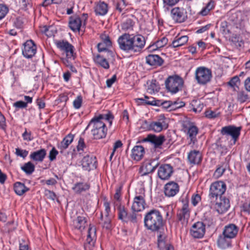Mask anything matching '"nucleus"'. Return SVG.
I'll return each instance as SVG.
<instances>
[{
    "label": "nucleus",
    "instance_id": "f257e3e1",
    "mask_svg": "<svg viewBox=\"0 0 250 250\" xmlns=\"http://www.w3.org/2000/svg\"><path fill=\"white\" fill-rule=\"evenodd\" d=\"M119 48L126 52L138 53L141 52L146 44V40L141 35H133L125 33L118 39Z\"/></svg>",
    "mask_w": 250,
    "mask_h": 250
},
{
    "label": "nucleus",
    "instance_id": "f03ea898",
    "mask_svg": "<svg viewBox=\"0 0 250 250\" xmlns=\"http://www.w3.org/2000/svg\"><path fill=\"white\" fill-rule=\"evenodd\" d=\"M145 227L152 231H158L163 226V218L161 212L153 209L147 212L144 217Z\"/></svg>",
    "mask_w": 250,
    "mask_h": 250
},
{
    "label": "nucleus",
    "instance_id": "7ed1b4c3",
    "mask_svg": "<svg viewBox=\"0 0 250 250\" xmlns=\"http://www.w3.org/2000/svg\"><path fill=\"white\" fill-rule=\"evenodd\" d=\"M89 127L91 128V132L94 139L99 140L106 137L107 129L105 123L103 121H99L93 118L89 123L86 129Z\"/></svg>",
    "mask_w": 250,
    "mask_h": 250
},
{
    "label": "nucleus",
    "instance_id": "20e7f679",
    "mask_svg": "<svg viewBox=\"0 0 250 250\" xmlns=\"http://www.w3.org/2000/svg\"><path fill=\"white\" fill-rule=\"evenodd\" d=\"M226 190V184L222 181H216L211 184L208 197L211 205L217 200L219 197H222Z\"/></svg>",
    "mask_w": 250,
    "mask_h": 250
},
{
    "label": "nucleus",
    "instance_id": "39448f33",
    "mask_svg": "<svg viewBox=\"0 0 250 250\" xmlns=\"http://www.w3.org/2000/svg\"><path fill=\"white\" fill-rule=\"evenodd\" d=\"M183 84V79L178 75L170 76L165 81L167 89L172 94L181 90Z\"/></svg>",
    "mask_w": 250,
    "mask_h": 250
},
{
    "label": "nucleus",
    "instance_id": "423d86ee",
    "mask_svg": "<svg viewBox=\"0 0 250 250\" xmlns=\"http://www.w3.org/2000/svg\"><path fill=\"white\" fill-rule=\"evenodd\" d=\"M195 75L197 83L204 85L210 81L212 72L210 69L204 66H200L196 68Z\"/></svg>",
    "mask_w": 250,
    "mask_h": 250
},
{
    "label": "nucleus",
    "instance_id": "0eeeda50",
    "mask_svg": "<svg viewBox=\"0 0 250 250\" xmlns=\"http://www.w3.org/2000/svg\"><path fill=\"white\" fill-rule=\"evenodd\" d=\"M139 190V194L136 193L133 199L131 207L132 211H141L145 209L146 205L145 199V190L144 188H141Z\"/></svg>",
    "mask_w": 250,
    "mask_h": 250
},
{
    "label": "nucleus",
    "instance_id": "6e6552de",
    "mask_svg": "<svg viewBox=\"0 0 250 250\" xmlns=\"http://www.w3.org/2000/svg\"><path fill=\"white\" fill-rule=\"evenodd\" d=\"M57 47L64 51L67 59L74 60L75 58L74 46L66 41H57L55 42Z\"/></svg>",
    "mask_w": 250,
    "mask_h": 250
},
{
    "label": "nucleus",
    "instance_id": "1a4fd4ad",
    "mask_svg": "<svg viewBox=\"0 0 250 250\" xmlns=\"http://www.w3.org/2000/svg\"><path fill=\"white\" fill-rule=\"evenodd\" d=\"M173 172V168L170 164H163L158 168L157 175L161 180H167L172 176Z\"/></svg>",
    "mask_w": 250,
    "mask_h": 250
},
{
    "label": "nucleus",
    "instance_id": "9d476101",
    "mask_svg": "<svg viewBox=\"0 0 250 250\" xmlns=\"http://www.w3.org/2000/svg\"><path fill=\"white\" fill-rule=\"evenodd\" d=\"M171 15L172 19L176 22H184L187 18V11L183 8L176 7L171 10Z\"/></svg>",
    "mask_w": 250,
    "mask_h": 250
},
{
    "label": "nucleus",
    "instance_id": "9b49d317",
    "mask_svg": "<svg viewBox=\"0 0 250 250\" xmlns=\"http://www.w3.org/2000/svg\"><path fill=\"white\" fill-rule=\"evenodd\" d=\"M241 127H236L233 125H229L222 127L221 133L223 135L231 136L235 144L240 134Z\"/></svg>",
    "mask_w": 250,
    "mask_h": 250
},
{
    "label": "nucleus",
    "instance_id": "f8f14e48",
    "mask_svg": "<svg viewBox=\"0 0 250 250\" xmlns=\"http://www.w3.org/2000/svg\"><path fill=\"white\" fill-rule=\"evenodd\" d=\"M166 120L164 115H160L157 121L152 122L150 124L149 129L155 132H159L163 129L167 128L168 124L166 123Z\"/></svg>",
    "mask_w": 250,
    "mask_h": 250
},
{
    "label": "nucleus",
    "instance_id": "ddd939ff",
    "mask_svg": "<svg viewBox=\"0 0 250 250\" xmlns=\"http://www.w3.org/2000/svg\"><path fill=\"white\" fill-rule=\"evenodd\" d=\"M206 231L205 225L202 222L194 223L190 229V234L196 238H200L204 236Z\"/></svg>",
    "mask_w": 250,
    "mask_h": 250
},
{
    "label": "nucleus",
    "instance_id": "4468645a",
    "mask_svg": "<svg viewBox=\"0 0 250 250\" xmlns=\"http://www.w3.org/2000/svg\"><path fill=\"white\" fill-rule=\"evenodd\" d=\"M37 47L32 40L26 41L24 43V47L22 52L23 55L26 58H32L36 53Z\"/></svg>",
    "mask_w": 250,
    "mask_h": 250
},
{
    "label": "nucleus",
    "instance_id": "2eb2a0df",
    "mask_svg": "<svg viewBox=\"0 0 250 250\" xmlns=\"http://www.w3.org/2000/svg\"><path fill=\"white\" fill-rule=\"evenodd\" d=\"M96 157L87 155L83 157L82 161V166L84 170L90 171L97 167Z\"/></svg>",
    "mask_w": 250,
    "mask_h": 250
},
{
    "label": "nucleus",
    "instance_id": "dca6fc26",
    "mask_svg": "<svg viewBox=\"0 0 250 250\" xmlns=\"http://www.w3.org/2000/svg\"><path fill=\"white\" fill-rule=\"evenodd\" d=\"M214 208L219 214H223L226 212L230 207L229 200L225 197H220L219 201H216Z\"/></svg>",
    "mask_w": 250,
    "mask_h": 250
},
{
    "label": "nucleus",
    "instance_id": "f3484780",
    "mask_svg": "<svg viewBox=\"0 0 250 250\" xmlns=\"http://www.w3.org/2000/svg\"><path fill=\"white\" fill-rule=\"evenodd\" d=\"M190 216V212L188 204H184L182 208L177 213V218L179 221L183 225H186L188 222Z\"/></svg>",
    "mask_w": 250,
    "mask_h": 250
},
{
    "label": "nucleus",
    "instance_id": "a211bd4d",
    "mask_svg": "<svg viewBox=\"0 0 250 250\" xmlns=\"http://www.w3.org/2000/svg\"><path fill=\"white\" fill-rule=\"evenodd\" d=\"M179 191V186L178 184L173 181H171L165 185L164 192L166 196L173 197Z\"/></svg>",
    "mask_w": 250,
    "mask_h": 250
},
{
    "label": "nucleus",
    "instance_id": "6ab92c4d",
    "mask_svg": "<svg viewBox=\"0 0 250 250\" xmlns=\"http://www.w3.org/2000/svg\"><path fill=\"white\" fill-rule=\"evenodd\" d=\"M239 231V228L234 224H229L224 227L223 232L226 237L231 239L236 237Z\"/></svg>",
    "mask_w": 250,
    "mask_h": 250
},
{
    "label": "nucleus",
    "instance_id": "aec40b11",
    "mask_svg": "<svg viewBox=\"0 0 250 250\" xmlns=\"http://www.w3.org/2000/svg\"><path fill=\"white\" fill-rule=\"evenodd\" d=\"M165 141V137L163 135H159L158 136L155 135L149 134L144 138L142 141L144 142H149L154 145L155 148L159 147L161 146Z\"/></svg>",
    "mask_w": 250,
    "mask_h": 250
},
{
    "label": "nucleus",
    "instance_id": "412c9836",
    "mask_svg": "<svg viewBox=\"0 0 250 250\" xmlns=\"http://www.w3.org/2000/svg\"><path fill=\"white\" fill-rule=\"evenodd\" d=\"M46 155V150L44 148L33 151L30 155V158L33 161L42 162Z\"/></svg>",
    "mask_w": 250,
    "mask_h": 250
},
{
    "label": "nucleus",
    "instance_id": "4be33fe9",
    "mask_svg": "<svg viewBox=\"0 0 250 250\" xmlns=\"http://www.w3.org/2000/svg\"><path fill=\"white\" fill-rule=\"evenodd\" d=\"M188 159L191 164H199L202 159V154L198 150H191L188 154Z\"/></svg>",
    "mask_w": 250,
    "mask_h": 250
},
{
    "label": "nucleus",
    "instance_id": "5701e85b",
    "mask_svg": "<svg viewBox=\"0 0 250 250\" xmlns=\"http://www.w3.org/2000/svg\"><path fill=\"white\" fill-rule=\"evenodd\" d=\"M146 60V63L152 66H161L164 62V60L157 55L149 54Z\"/></svg>",
    "mask_w": 250,
    "mask_h": 250
},
{
    "label": "nucleus",
    "instance_id": "b1692460",
    "mask_svg": "<svg viewBox=\"0 0 250 250\" xmlns=\"http://www.w3.org/2000/svg\"><path fill=\"white\" fill-rule=\"evenodd\" d=\"M145 153V149L142 146H135L132 149L131 157L135 160L140 161Z\"/></svg>",
    "mask_w": 250,
    "mask_h": 250
},
{
    "label": "nucleus",
    "instance_id": "393cba45",
    "mask_svg": "<svg viewBox=\"0 0 250 250\" xmlns=\"http://www.w3.org/2000/svg\"><path fill=\"white\" fill-rule=\"evenodd\" d=\"M90 184L87 183L78 182L74 184L72 189L76 194H81L89 190Z\"/></svg>",
    "mask_w": 250,
    "mask_h": 250
},
{
    "label": "nucleus",
    "instance_id": "a878e982",
    "mask_svg": "<svg viewBox=\"0 0 250 250\" xmlns=\"http://www.w3.org/2000/svg\"><path fill=\"white\" fill-rule=\"evenodd\" d=\"M230 240V238L226 237L225 235H223V233H222L218 236L217 241V245L222 249H227L231 246Z\"/></svg>",
    "mask_w": 250,
    "mask_h": 250
},
{
    "label": "nucleus",
    "instance_id": "bb28decb",
    "mask_svg": "<svg viewBox=\"0 0 250 250\" xmlns=\"http://www.w3.org/2000/svg\"><path fill=\"white\" fill-rule=\"evenodd\" d=\"M82 25V21L78 17H72L69 22V26L70 29L75 32L79 31Z\"/></svg>",
    "mask_w": 250,
    "mask_h": 250
},
{
    "label": "nucleus",
    "instance_id": "cd10ccee",
    "mask_svg": "<svg viewBox=\"0 0 250 250\" xmlns=\"http://www.w3.org/2000/svg\"><path fill=\"white\" fill-rule=\"evenodd\" d=\"M198 132V128L195 125H191L188 131V135L190 138L189 145L192 144L193 145L197 142L196 135Z\"/></svg>",
    "mask_w": 250,
    "mask_h": 250
},
{
    "label": "nucleus",
    "instance_id": "c85d7f7f",
    "mask_svg": "<svg viewBox=\"0 0 250 250\" xmlns=\"http://www.w3.org/2000/svg\"><path fill=\"white\" fill-rule=\"evenodd\" d=\"M108 11V5L104 2L100 1L95 7V12L96 15L104 16Z\"/></svg>",
    "mask_w": 250,
    "mask_h": 250
},
{
    "label": "nucleus",
    "instance_id": "c756f323",
    "mask_svg": "<svg viewBox=\"0 0 250 250\" xmlns=\"http://www.w3.org/2000/svg\"><path fill=\"white\" fill-rule=\"evenodd\" d=\"M86 223L85 217L79 216L77 217L76 219L73 220V225L76 229L82 230L84 229Z\"/></svg>",
    "mask_w": 250,
    "mask_h": 250
},
{
    "label": "nucleus",
    "instance_id": "7c9ffc66",
    "mask_svg": "<svg viewBox=\"0 0 250 250\" xmlns=\"http://www.w3.org/2000/svg\"><path fill=\"white\" fill-rule=\"evenodd\" d=\"M14 191L17 194L21 196L28 191L29 188L25 187L24 184L17 182L14 185Z\"/></svg>",
    "mask_w": 250,
    "mask_h": 250
},
{
    "label": "nucleus",
    "instance_id": "2f4dec72",
    "mask_svg": "<svg viewBox=\"0 0 250 250\" xmlns=\"http://www.w3.org/2000/svg\"><path fill=\"white\" fill-rule=\"evenodd\" d=\"M188 37L187 36H182L172 41L169 45L170 47L176 48L185 44L188 41Z\"/></svg>",
    "mask_w": 250,
    "mask_h": 250
},
{
    "label": "nucleus",
    "instance_id": "473e14b6",
    "mask_svg": "<svg viewBox=\"0 0 250 250\" xmlns=\"http://www.w3.org/2000/svg\"><path fill=\"white\" fill-rule=\"evenodd\" d=\"M94 62L104 69H108L109 64L106 59L102 56L97 54L94 57Z\"/></svg>",
    "mask_w": 250,
    "mask_h": 250
},
{
    "label": "nucleus",
    "instance_id": "72a5a7b5",
    "mask_svg": "<svg viewBox=\"0 0 250 250\" xmlns=\"http://www.w3.org/2000/svg\"><path fill=\"white\" fill-rule=\"evenodd\" d=\"M229 162L225 161V162L222 163L216 169L214 172V175L217 178L220 177L227 169H229Z\"/></svg>",
    "mask_w": 250,
    "mask_h": 250
},
{
    "label": "nucleus",
    "instance_id": "f704fd0d",
    "mask_svg": "<svg viewBox=\"0 0 250 250\" xmlns=\"http://www.w3.org/2000/svg\"><path fill=\"white\" fill-rule=\"evenodd\" d=\"M93 119L99 121H102V120H105L109 122L110 125H111L114 116L110 111H108L107 113L100 114L98 116L93 118Z\"/></svg>",
    "mask_w": 250,
    "mask_h": 250
},
{
    "label": "nucleus",
    "instance_id": "c9c22d12",
    "mask_svg": "<svg viewBox=\"0 0 250 250\" xmlns=\"http://www.w3.org/2000/svg\"><path fill=\"white\" fill-rule=\"evenodd\" d=\"M74 139V135L71 134H69L66 136L60 144V148L62 150L67 148L69 145L72 142Z\"/></svg>",
    "mask_w": 250,
    "mask_h": 250
},
{
    "label": "nucleus",
    "instance_id": "e433bc0d",
    "mask_svg": "<svg viewBox=\"0 0 250 250\" xmlns=\"http://www.w3.org/2000/svg\"><path fill=\"white\" fill-rule=\"evenodd\" d=\"M118 219L122 222L127 223V220L128 217L127 211L124 206H120L118 208Z\"/></svg>",
    "mask_w": 250,
    "mask_h": 250
},
{
    "label": "nucleus",
    "instance_id": "4c0bfd02",
    "mask_svg": "<svg viewBox=\"0 0 250 250\" xmlns=\"http://www.w3.org/2000/svg\"><path fill=\"white\" fill-rule=\"evenodd\" d=\"M155 160H148L146 162L144 167L146 170L147 172L151 173L154 171L156 167H158V164H154Z\"/></svg>",
    "mask_w": 250,
    "mask_h": 250
},
{
    "label": "nucleus",
    "instance_id": "58836bf2",
    "mask_svg": "<svg viewBox=\"0 0 250 250\" xmlns=\"http://www.w3.org/2000/svg\"><path fill=\"white\" fill-rule=\"evenodd\" d=\"M21 169L27 175L31 174L35 170V166L31 162L25 163Z\"/></svg>",
    "mask_w": 250,
    "mask_h": 250
},
{
    "label": "nucleus",
    "instance_id": "ea45409f",
    "mask_svg": "<svg viewBox=\"0 0 250 250\" xmlns=\"http://www.w3.org/2000/svg\"><path fill=\"white\" fill-rule=\"evenodd\" d=\"M230 40L237 48L242 47L244 43L243 40L239 35H232Z\"/></svg>",
    "mask_w": 250,
    "mask_h": 250
},
{
    "label": "nucleus",
    "instance_id": "a19ab883",
    "mask_svg": "<svg viewBox=\"0 0 250 250\" xmlns=\"http://www.w3.org/2000/svg\"><path fill=\"white\" fill-rule=\"evenodd\" d=\"M160 89V86L158 83L155 80H152L150 84L148 85L147 91L150 93H154L158 92Z\"/></svg>",
    "mask_w": 250,
    "mask_h": 250
},
{
    "label": "nucleus",
    "instance_id": "79ce46f5",
    "mask_svg": "<svg viewBox=\"0 0 250 250\" xmlns=\"http://www.w3.org/2000/svg\"><path fill=\"white\" fill-rule=\"evenodd\" d=\"M96 229L94 227L89 228L88 234L87 236L86 241L88 244H90L96 237Z\"/></svg>",
    "mask_w": 250,
    "mask_h": 250
},
{
    "label": "nucleus",
    "instance_id": "37998d69",
    "mask_svg": "<svg viewBox=\"0 0 250 250\" xmlns=\"http://www.w3.org/2000/svg\"><path fill=\"white\" fill-rule=\"evenodd\" d=\"M149 173V172H145L140 176V180L143 184H151L152 183V177Z\"/></svg>",
    "mask_w": 250,
    "mask_h": 250
},
{
    "label": "nucleus",
    "instance_id": "c03bdc74",
    "mask_svg": "<svg viewBox=\"0 0 250 250\" xmlns=\"http://www.w3.org/2000/svg\"><path fill=\"white\" fill-rule=\"evenodd\" d=\"M134 24V22L133 21L132 19H128L122 24V29L125 31L129 29L132 30Z\"/></svg>",
    "mask_w": 250,
    "mask_h": 250
},
{
    "label": "nucleus",
    "instance_id": "a18cd8bd",
    "mask_svg": "<svg viewBox=\"0 0 250 250\" xmlns=\"http://www.w3.org/2000/svg\"><path fill=\"white\" fill-rule=\"evenodd\" d=\"M116 9L121 12L127 5L125 0H115Z\"/></svg>",
    "mask_w": 250,
    "mask_h": 250
},
{
    "label": "nucleus",
    "instance_id": "49530a36",
    "mask_svg": "<svg viewBox=\"0 0 250 250\" xmlns=\"http://www.w3.org/2000/svg\"><path fill=\"white\" fill-rule=\"evenodd\" d=\"M168 40L166 37H163L161 39L156 41L153 45L149 47L155 46L157 48L164 47L167 43Z\"/></svg>",
    "mask_w": 250,
    "mask_h": 250
},
{
    "label": "nucleus",
    "instance_id": "de8ad7c7",
    "mask_svg": "<svg viewBox=\"0 0 250 250\" xmlns=\"http://www.w3.org/2000/svg\"><path fill=\"white\" fill-rule=\"evenodd\" d=\"M248 99V95L245 91H241L237 93V100L240 103H244Z\"/></svg>",
    "mask_w": 250,
    "mask_h": 250
},
{
    "label": "nucleus",
    "instance_id": "09e8293b",
    "mask_svg": "<svg viewBox=\"0 0 250 250\" xmlns=\"http://www.w3.org/2000/svg\"><path fill=\"white\" fill-rule=\"evenodd\" d=\"M136 211H133L128 215L127 220V223L130 222L134 224H137L138 222V217L139 215L136 213Z\"/></svg>",
    "mask_w": 250,
    "mask_h": 250
},
{
    "label": "nucleus",
    "instance_id": "8fccbe9b",
    "mask_svg": "<svg viewBox=\"0 0 250 250\" xmlns=\"http://www.w3.org/2000/svg\"><path fill=\"white\" fill-rule=\"evenodd\" d=\"M171 104V108L170 110H174L176 109L182 107L185 105V103L181 101L177 100L176 101L172 102Z\"/></svg>",
    "mask_w": 250,
    "mask_h": 250
},
{
    "label": "nucleus",
    "instance_id": "3c124183",
    "mask_svg": "<svg viewBox=\"0 0 250 250\" xmlns=\"http://www.w3.org/2000/svg\"><path fill=\"white\" fill-rule=\"evenodd\" d=\"M220 113L218 110H208L205 112V116L209 119H213L219 116Z\"/></svg>",
    "mask_w": 250,
    "mask_h": 250
},
{
    "label": "nucleus",
    "instance_id": "603ef678",
    "mask_svg": "<svg viewBox=\"0 0 250 250\" xmlns=\"http://www.w3.org/2000/svg\"><path fill=\"white\" fill-rule=\"evenodd\" d=\"M15 154L17 156L24 159L28 154V151L25 149H21L19 148L15 149Z\"/></svg>",
    "mask_w": 250,
    "mask_h": 250
},
{
    "label": "nucleus",
    "instance_id": "864d4df0",
    "mask_svg": "<svg viewBox=\"0 0 250 250\" xmlns=\"http://www.w3.org/2000/svg\"><path fill=\"white\" fill-rule=\"evenodd\" d=\"M239 78L238 76H236L232 78L230 80L228 83V84L232 87L235 86L238 87V84H239Z\"/></svg>",
    "mask_w": 250,
    "mask_h": 250
},
{
    "label": "nucleus",
    "instance_id": "5fc2aeb1",
    "mask_svg": "<svg viewBox=\"0 0 250 250\" xmlns=\"http://www.w3.org/2000/svg\"><path fill=\"white\" fill-rule=\"evenodd\" d=\"M100 38L102 41V42L105 44V46L110 47L112 45V42L110 40L109 37L105 34H102Z\"/></svg>",
    "mask_w": 250,
    "mask_h": 250
},
{
    "label": "nucleus",
    "instance_id": "6e6d98bb",
    "mask_svg": "<svg viewBox=\"0 0 250 250\" xmlns=\"http://www.w3.org/2000/svg\"><path fill=\"white\" fill-rule=\"evenodd\" d=\"M59 152L57 150L53 147L49 152V159L50 161H53L56 158L57 155L58 154Z\"/></svg>",
    "mask_w": 250,
    "mask_h": 250
},
{
    "label": "nucleus",
    "instance_id": "4d7b16f0",
    "mask_svg": "<svg viewBox=\"0 0 250 250\" xmlns=\"http://www.w3.org/2000/svg\"><path fill=\"white\" fill-rule=\"evenodd\" d=\"M213 7V3L211 2H209L207 5V6L203 8L202 11L200 12V14L203 16H206L208 14L209 11L212 9Z\"/></svg>",
    "mask_w": 250,
    "mask_h": 250
},
{
    "label": "nucleus",
    "instance_id": "13d9d810",
    "mask_svg": "<svg viewBox=\"0 0 250 250\" xmlns=\"http://www.w3.org/2000/svg\"><path fill=\"white\" fill-rule=\"evenodd\" d=\"M8 12V8L6 6L0 4V20L3 19Z\"/></svg>",
    "mask_w": 250,
    "mask_h": 250
},
{
    "label": "nucleus",
    "instance_id": "bf43d9fd",
    "mask_svg": "<svg viewBox=\"0 0 250 250\" xmlns=\"http://www.w3.org/2000/svg\"><path fill=\"white\" fill-rule=\"evenodd\" d=\"M111 220L108 216L105 217L104 221L102 225L103 228L106 229H109L111 228Z\"/></svg>",
    "mask_w": 250,
    "mask_h": 250
},
{
    "label": "nucleus",
    "instance_id": "052dcab7",
    "mask_svg": "<svg viewBox=\"0 0 250 250\" xmlns=\"http://www.w3.org/2000/svg\"><path fill=\"white\" fill-rule=\"evenodd\" d=\"M82 97L81 96H78L73 101V106L76 109H79L81 107L82 103Z\"/></svg>",
    "mask_w": 250,
    "mask_h": 250
},
{
    "label": "nucleus",
    "instance_id": "680f3d73",
    "mask_svg": "<svg viewBox=\"0 0 250 250\" xmlns=\"http://www.w3.org/2000/svg\"><path fill=\"white\" fill-rule=\"evenodd\" d=\"M179 0H163L164 7L173 6L179 2Z\"/></svg>",
    "mask_w": 250,
    "mask_h": 250
},
{
    "label": "nucleus",
    "instance_id": "e2e57ef3",
    "mask_svg": "<svg viewBox=\"0 0 250 250\" xmlns=\"http://www.w3.org/2000/svg\"><path fill=\"white\" fill-rule=\"evenodd\" d=\"M13 105L18 108H24L27 106V103L22 101H19L14 103Z\"/></svg>",
    "mask_w": 250,
    "mask_h": 250
},
{
    "label": "nucleus",
    "instance_id": "0e129e2a",
    "mask_svg": "<svg viewBox=\"0 0 250 250\" xmlns=\"http://www.w3.org/2000/svg\"><path fill=\"white\" fill-rule=\"evenodd\" d=\"M200 200L201 197L198 194L193 195L191 197V203L194 206H196Z\"/></svg>",
    "mask_w": 250,
    "mask_h": 250
},
{
    "label": "nucleus",
    "instance_id": "69168bd1",
    "mask_svg": "<svg viewBox=\"0 0 250 250\" xmlns=\"http://www.w3.org/2000/svg\"><path fill=\"white\" fill-rule=\"evenodd\" d=\"M22 137L24 140L28 141H31L33 139V138L31 137V132H28L26 129H25L24 132L22 134Z\"/></svg>",
    "mask_w": 250,
    "mask_h": 250
},
{
    "label": "nucleus",
    "instance_id": "338daca9",
    "mask_svg": "<svg viewBox=\"0 0 250 250\" xmlns=\"http://www.w3.org/2000/svg\"><path fill=\"white\" fill-rule=\"evenodd\" d=\"M23 22L21 19L20 18H18L16 19V21H14L15 26L19 29L22 28L23 26Z\"/></svg>",
    "mask_w": 250,
    "mask_h": 250
},
{
    "label": "nucleus",
    "instance_id": "774afa93",
    "mask_svg": "<svg viewBox=\"0 0 250 250\" xmlns=\"http://www.w3.org/2000/svg\"><path fill=\"white\" fill-rule=\"evenodd\" d=\"M97 47L98 51L101 52L102 51H104L105 50H107V47H108L107 46H105V44L103 43L102 42L99 43L97 44Z\"/></svg>",
    "mask_w": 250,
    "mask_h": 250
}]
</instances>
